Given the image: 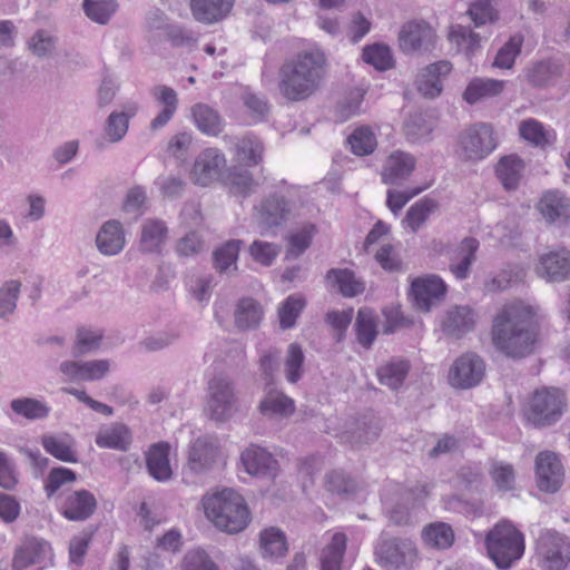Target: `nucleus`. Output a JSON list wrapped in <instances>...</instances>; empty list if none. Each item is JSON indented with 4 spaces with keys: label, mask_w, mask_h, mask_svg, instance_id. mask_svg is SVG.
<instances>
[{
    "label": "nucleus",
    "mask_w": 570,
    "mask_h": 570,
    "mask_svg": "<svg viewBox=\"0 0 570 570\" xmlns=\"http://www.w3.org/2000/svg\"><path fill=\"white\" fill-rule=\"evenodd\" d=\"M541 317L537 305L521 299L504 304L492 322L493 345L508 357H525L534 351Z\"/></svg>",
    "instance_id": "1"
},
{
    "label": "nucleus",
    "mask_w": 570,
    "mask_h": 570,
    "mask_svg": "<svg viewBox=\"0 0 570 570\" xmlns=\"http://www.w3.org/2000/svg\"><path fill=\"white\" fill-rule=\"evenodd\" d=\"M327 59L320 49H309L287 58L278 68L277 89L289 102L311 98L326 76Z\"/></svg>",
    "instance_id": "2"
},
{
    "label": "nucleus",
    "mask_w": 570,
    "mask_h": 570,
    "mask_svg": "<svg viewBox=\"0 0 570 570\" xmlns=\"http://www.w3.org/2000/svg\"><path fill=\"white\" fill-rule=\"evenodd\" d=\"M202 503L208 520L227 533H238L249 523L247 504L243 497L233 489H223L206 494Z\"/></svg>",
    "instance_id": "3"
},
{
    "label": "nucleus",
    "mask_w": 570,
    "mask_h": 570,
    "mask_svg": "<svg viewBox=\"0 0 570 570\" xmlns=\"http://www.w3.org/2000/svg\"><path fill=\"white\" fill-rule=\"evenodd\" d=\"M485 544L490 558L499 569H509L524 553L523 534L505 520L488 533Z\"/></svg>",
    "instance_id": "4"
},
{
    "label": "nucleus",
    "mask_w": 570,
    "mask_h": 570,
    "mask_svg": "<svg viewBox=\"0 0 570 570\" xmlns=\"http://www.w3.org/2000/svg\"><path fill=\"white\" fill-rule=\"evenodd\" d=\"M239 410V400L232 379L224 374L212 377L207 386L205 413L215 422L229 421Z\"/></svg>",
    "instance_id": "5"
},
{
    "label": "nucleus",
    "mask_w": 570,
    "mask_h": 570,
    "mask_svg": "<svg viewBox=\"0 0 570 570\" xmlns=\"http://www.w3.org/2000/svg\"><path fill=\"white\" fill-rule=\"evenodd\" d=\"M566 404V396L561 390L544 387L534 391L524 410V415L534 426H549L560 420Z\"/></svg>",
    "instance_id": "6"
},
{
    "label": "nucleus",
    "mask_w": 570,
    "mask_h": 570,
    "mask_svg": "<svg viewBox=\"0 0 570 570\" xmlns=\"http://www.w3.org/2000/svg\"><path fill=\"white\" fill-rule=\"evenodd\" d=\"M497 148L493 129L487 124H476L462 131L458 139V156L465 161H480Z\"/></svg>",
    "instance_id": "7"
},
{
    "label": "nucleus",
    "mask_w": 570,
    "mask_h": 570,
    "mask_svg": "<svg viewBox=\"0 0 570 570\" xmlns=\"http://www.w3.org/2000/svg\"><path fill=\"white\" fill-rule=\"evenodd\" d=\"M375 556L377 563L386 570H407L416 559V549L409 539H381Z\"/></svg>",
    "instance_id": "8"
},
{
    "label": "nucleus",
    "mask_w": 570,
    "mask_h": 570,
    "mask_svg": "<svg viewBox=\"0 0 570 570\" xmlns=\"http://www.w3.org/2000/svg\"><path fill=\"white\" fill-rule=\"evenodd\" d=\"M220 455L217 440L210 435H200L191 440L186 450L185 473L206 475L216 465Z\"/></svg>",
    "instance_id": "9"
},
{
    "label": "nucleus",
    "mask_w": 570,
    "mask_h": 570,
    "mask_svg": "<svg viewBox=\"0 0 570 570\" xmlns=\"http://www.w3.org/2000/svg\"><path fill=\"white\" fill-rule=\"evenodd\" d=\"M226 164L223 151L217 148H206L195 158L189 178L195 185L208 187L222 178Z\"/></svg>",
    "instance_id": "10"
},
{
    "label": "nucleus",
    "mask_w": 570,
    "mask_h": 570,
    "mask_svg": "<svg viewBox=\"0 0 570 570\" xmlns=\"http://www.w3.org/2000/svg\"><path fill=\"white\" fill-rule=\"evenodd\" d=\"M538 554L546 570H562L570 560V544L558 532L546 530L538 539Z\"/></svg>",
    "instance_id": "11"
},
{
    "label": "nucleus",
    "mask_w": 570,
    "mask_h": 570,
    "mask_svg": "<svg viewBox=\"0 0 570 570\" xmlns=\"http://www.w3.org/2000/svg\"><path fill=\"white\" fill-rule=\"evenodd\" d=\"M52 549L48 541L28 537L16 548L11 568L12 570H29L32 566L43 568L52 563Z\"/></svg>",
    "instance_id": "12"
},
{
    "label": "nucleus",
    "mask_w": 570,
    "mask_h": 570,
    "mask_svg": "<svg viewBox=\"0 0 570 570\" xmlns=\"http://www.w3.org/2000/svg\"><path fill=\"white\" fill-rule=\"evenodd\" d=\"M485 373L483 360L475 353L458 357L449 371V382L456 389H471L481 383Z\"/></svg>",
    "instance_id": "13"
},
{
    "label": "nucleus",
    "mask_w": 570,
    "mask_h": 570,
    "mask_svg": "<svg viewBox=\"0 0 570 570\" xmlns=\"http://www.w3.org/2000/svg\"><path fill=\"white\" fill-rule=\"evenodd\" d=\"M537 483L541 491L554 493L564 480V470L559 456L551 451H543L535 459Z\"/></svg>",
    "instance_id": "14"
},
{
    "label": "nucleus",
    "mask_w": 570,
    "mask_h": 570,
    "mask_svg": "<svg viewBox=\"0 0 570 570\" xmlns=\"http://www.w3.org/2000/svg\"><path fill=\"white\" fill-rule=\"evenodd\" d=\"M110 370L108 360L63 361L59 372L72 382H92L101 380Z\"/></svg>",
    "instance_id": "15"
},
{
    "label": "nucleus",
    "mask_w": 570,
    "mask_h": 570,
    "mask_svg": "<svg viewBox=\"0 0 570 570\" xmlns=\"http://www.w3.org/2000/svg\"><path fill=\"white\" fill-rule=\"evenodd\" d=\"M434 40V30L425 22H409L402 27L399 35L400 48L405 53L430 51Z\"/></svg>",
    "instance_id": "16"
},
{
    "label": "nucleus",
    "mask_w": 570,
    "mask_h": 570,
    "mask_svg": "<svg viewBox=\"0 0 570 570\" xmlns=\"http://www.w3.org/2000/svg\"><path fill=\"white\" fill-rule=\"evenodd\" d=\"M97 509V499L88 490L67 492L60 505V513L69 521L82 522L91 518Z\"/></svg>",
    "instance_id": "17"
},
{
    "label": "nucleus",
    "mask_w": 570,
    "mask_h": 570,
    "mask_svg": "<svg viewBox=\"0 0 570 570\" xmlns=\"http://www.w3.org/2000/svg\"><path fill=\"white\" fill-rule=\"evenodd\" d=\"M411 291L415 306L422 312H429L446 292V285L438 275H426L412 282Z\"/></svg>",
    "instance_id": "18"
},
{
    "label": "nucleus",
    "mask_w": 570,
    "mask_h": 570,
    "mask_svg": "<svg viewBox=\"0 0 570 570\" xmlns=\"http://www.w3.org/2000/svg\"><path fill=\"white\" fill-rule=\"evenodd\" d=\"M257 409L269 420H283L292 416L296 406L292 397L272 384H267Z\"/></svg>",
    "instance_id": "19"
},
{
    "label": "nucleus",
    "mask_w": 570,
    "mask_h": 570,
    "mask_svg": "<svg viewBox=\"0 0 570 570\" xmlns=\"http://www.w3.org/2000/svg\"><path fill=\"white\" fill-rule=\"evenodd\" d=\"M537 273L549 282H562L570 274V252L558 248L542 254L539 258Z\"/></svg>",
    "instance_id": "20"
},
{
    "label": "nucleus",
    "mask_w": 570,
    "mask_h": 570,
    "mask_svg": "<svg viewBox=\"0 0 570 570\" xmlns=\"http://www.w3.org/2000/svg\"><path fill=\"white\" fill-rule=\"evenodd\" d=\"M294 205L284 196L271 195L257 209V222L263 228L278 226L294 213Z\"/></svg>",
    "instance_id": "21"
},
{
    "label": "nucleus",
    "mask_w": 570,
    "mask_h": 570,
    "mask_svg": "<svg viewBox=\"0 0 570 570\" xmlns=\"http://www.w3.org/2000/svg\"><path fill=\"white\" fill-rule=\"evenodd\" d=\"M451 63L440 60L423 68L416 78V88L426 98H435L442 91V79L451 71Z\"/></svg>",
    "instance_id": "22"
},
{
    "label": "nucleus",
    "mask_w": 570,
    "mask_h": 570,
    "mask_svg": "<svg viewBox=\"0 0 570 570\" xmlns=\"http://www.w3.org/2000/svg\"><path fill=\"white\" fill-rule=\"evenodd\" d=\"M479 245L476 238L465 237L449 253V268L455 278L461 281L468 278L471 265L475 261V253Z\"/></svg>",
    "instance_id": "23"
},
{
    "label": "nucleus",
    "mask_w": 570,
    "mask_h": 570,
    "mask_svg": "<svg viewBox=\"0 0 570 570\" xmlns=\"http://www.w3.org/2000/svg\"><path fill=\"white\" fill-rule=\"evenodd\" d=\"M126 245L122 224L116 219L105 222L96 235V246L100 254L115 256Z\"/></svg>",
    "instance_id": "24"
},
{
    "label": "nucleus",
    "mask_w": 570,
    "mask_h": 570,
    "mask_svg": "<svg viewBox=\"0 0 570 570\" xmlns=\"http://www.w3.org/2000/svg\"><path fill=\"white\" fill-rule=\"evenodd\" d=\"M151 96L161 106L160 111L151 119L149 125V128L156 131L164 128L175 116L178 109V95L173 88L158 85L151 89Z\"/></svg>",
    "instance_id": "25"
},
{
    "label": "nucleus",
    "mask_w": 570,
    "mask_h": 570,
    "mask_svg": "<svg viewBox=\"0 0 570 570\" xmlns=\"http://www.w3.org/2000/svg\"><path fill=\"white\" fill-rule=\"evenodd\" d=\"M139 106L136 102H128L121 110L110 112L105 121L104 136L110 144L120 142L128 132L129 121L138 112Z\"/></svg>",
    "instance_id": "26"
},
{
    "label": "nucleus",
    "mask_w": 570,
    "mask_h": 570,
    "mask_svg": "<svg viewBox=\"0 0 570 570\" xmlns=\"http://www.w3.org/2000/svg\"><path fill=\"white\" fill-rule=\"evenodd\" d=\"M242 463L247 473L252 475L275 476L278 469L277 461L265 449L250 445L240 455Z\"/></svg>",
    "instance_id": "27"
},
{
    "label": "nucleus",
    "mask_w": 570,
    "mask_h": 570,
    "mask_svg": "<svg viewBox=\"0 0 570 570\" xmlns=\"http://www.w3.org/2000/svg\"><path fill=\"white\" fill-rule=\"evenodd\" d=\"M476 324V314L469 306H455L449 309L442 321L443 332L452 337H462Z\"/></svg>",
    "instance_id": "28"
},
{
    "label": "nucleus",
    "mask_w": 570,
    "mask_h": 570,
    "mask_svg": "<svg viewBox=\"0 0 570 570\" xmlns=\"http://www.w3.org/2000/svg\"><path fill=\"white\" fill-rule=\"evenodd\" d=\"M234 0H190L193 17L206 24L216 23L228 16Z\"/></svg>",
    "instance_id": "29"
},
{
    "label": "nucleus",
    "mask_w": 570,
    "mask_h": 570,
    "mask_svg": "<svg viewBox=\"0 0 570 570\" xmlns=\"http://www.w3.org/2000/svg\"><path fill=\"white\" fill-rule=\"evenodd\" d=\"M132 441L129 428L122 423H111L101 426L95 438L100 449H111L126 452Z\"/></svg>",
    "instance_id": "30"
},
{
    "label": "nucleus",
    "mask_w": 570,
    "mask_h": 570,
    "mask_svg": "<svg viewBox=\"0 0 570 570\" xmlns=\"http://www.w3.org/2000/svg\"><path fill=\"white\" fill-rule=\"evenodd\" d=\"M538 209L549 223L563 224L570 218V199L560 191H547Z\"/></svg>",
    "instance_id": "31"
},
{
    "label": "nucleus",
    "mask_w": 570,
    "mask_h": 570,
    "mask_svg": "<svg viewBox=\"0 0 570 570\" xmlns=\"http://www.w3.org/2000/svg\"><path fill=\"white\" fill-rule=\"evenodd\" d=\"M233 316L238 331L255 330L264 317V308L256 299L243 297L236 302Z\"/></svg>",
    "instance_id": "32"
},
{
    "label": "nucleus",
    "mask_w": 570,
    "mask_h": 570,
    "mask_svg": "<svg viewBox=\"0 0 570 570\" xmlns=\"http://www.w3.org/2000/svg\"><path fill=\"white\" fill-rule=\"evenodd\" d=\"M415 167L412 155L403 151L392 153L383 167L382 180L385 184L395 185L406 179Z\"/></svg>",
    "instance_id": "33"
},
{
    "label": "nucleus",
    "mask_w": 570,
    "mask_h": 570,
    "mask_svg": "<svg viewBox=\"0 0 570 570\" xmlns=\"http://www.w3.org/2000/svg\"><path fill=\"white\" fill-rule=\"evenodd\" d=\"M168 228L164 220L148 218L140 227L139 249L142 253H159L167 239Z\"/></svg>",
    "instance_id": "34"
},
{
    "label": "nucleus",
    "mask_w": 570,
    "mask_h": 570,
    "mask_svg": "<svg viewBox=\"0 0 570 570\" xmlns=\"http://www.w3.org/2000/svg\"><path fill=\"white\" fill-rule=\"evenodd\" d=\"M41 445L47 453L62 462L75 463L78 461L76 441L68 433L45 434L41 438Z\"/></svg>",
    "instance_id": "35"
},
{
    "label": "nucleus",
    "mask_w": 570,
    "mask_h": 570,
    "mask_svg": "<svg viewBox=\"0 0 570 570\" xmlns=\"http://www.w3.org/2000/svg\"><path fill=\"white\" fill-rule=\"evenodd\" d=\"M326 282L328 286L345 297H354L365 289V283L347 268L330 269L326 274Z\"/></svg>",
    "instance_id": "36"
},
{
    "label": "nucleus",
    "mask_w": 570,
    "mask_h": 570,
    "mask_svg": "<svg viewBox=\"0 0 570 570\" xmlns=\"http://www.w3.org/2000/svg\"><path fill=\"white\" fill-rule=\"evenodd\" d=\"M168 455L169 445L165 442L151 445L146 454L148 472L157 481H168L173 475Z\"/></svg>",
    "instance_id": "37"
},
{
    "label": "nucleus",
    "mask_w": 570,
    "mask_h": 570,
    "mask_svg": "<svg viewBox=\"0 0 570 570\" xmlns=\"http://www.w3.org/2000/svg\"><path fill=\"white\" fill-rule=\"evenodd\" d=\"M191 116L195 126L207 136H218L225 126L224 119L213 107L198 102L191 107Z\"/></svg>",
    "instance_id": "38"
},
{
    "label": "nucleus",
    "mask_w": 570,
    "mask_h": 570,
    "mask_svg": "<svg viewBox=\"0 0 570 570\" xmlns=\"http://www.w3.org/2000/svg\"><path fill=\"white\" fill-rule=\"evenodd\" d=\"M235 158L247 167L257 166L263 160L264 144L253 134L235 139Z\"/></svg>",
    "instance_id": "39"
},
{
    "label": "nucleus",
    "mask_w": 570,
    "mask_h": 570,
    "mask_svg": "<svg viewBox=\"0 0 570 570\" xmlns=\"http://www.w3.org/2000/svg\"><path fill=\"white\" fill-rule=\"evenodd\" d=\"M504 80L474 78L465 88L463 98L468 104L473 105L483 99L499 96L504 90Z\"/></svg>",
    "instance_id": "40"
},
{
    "label": "nucleus",
    "mask_w": 570,
    "mask_h": 570,
    "mask_svg": "<svg viewBox=\"0 0 570 570\" xmlns=\"http://www.w3.org/2000/svg\"><path fill=\"white\" fill-rule=\"evenodd\" d=\"M347 538L343 532L331 534L328 542L324 546L321 553L322 570H341L342 560L346 550Z\"/></svg>",
    "instance_id": "41"
},
{
    "label": "nucleus",
    "mask_w": 570,
    "mask_h": 570,
    "mask_svg": "<svg viewBox=\"0 0 570 570\" xmlns=\"http://www.w3.org/2000/svg\"><path fill=\"white\" fill-rule=\"evenodd\" d=\"M410 371V363L406 360L393 358L390 362L381 365L376 375L379 382L391 390H399Z\"/></svg>",
    "instance_id": "42"
},
{
    "label": "nucleus",
    "mask_w": 570,
    "mask_h": 570,
    "mask_svg": "<svg viewBox=\"0 0 570 570\" xmlns=\"http://www.w3.org/2000/svg\"><path fill=\"white\" fill-rule=\"evenodd\" d=\"M523 169V161L518 156L510 155L500 159L495 174L507 190H513L521 180Z\"/></svg>",
    "instance_id": "43"
},
{
    "label": "nucleus",
    "mask_w": 570,
    "mask_h": 570,
    "mask_svg": "<svg viewBox=\"0 0 570 570\" xmlns=\"http://www.w3.org/2000/svg\"><path fill=\"white\" fill-rule=\"evenodd\" d=\"M12 412L30 421L45 420L50 415V406L38 399L17 397L10 402Z\"/></svg>",
    "instance_id": "44"
},
{
    "label": "nucleus",
    "mask_w": 570,
    "mask_h": 570,
    "mask_svg": "<svg viewBox=\"0 0 570 570\" xmlns=\"http://www.w3.org/2000/svg\"><path fill=\"white\" fill-rule=\"evenodd\" d=\"M355 331L357 342L365 348L371 347L377 336V320L371 308L362 307L358 309Z\"/></svg>",
    "instance_id": "45"
},
{
    "label": "nucleus",
    "mask_w": 570,
    "mask_h": 570,
    "mask_svg": "<svg viewBox=\"0 0 570 570\" xmlns=\"http://www.w3.org/2000/svg\"><path fill=\"white\" fill-rule=\"evenodd\" d=\"M520 136L530 144L544 148L556 140L553 130L544 128V126L535 119H525L519 126Z\"/></svg>",
    "instance_id": "46"
},
{
    "label": "nucleus",
    "mask_w": 570,
    "mask_h": 570,
    "mask_svg": "<svg viewBox=\"0 0 570 570\" xmlns=\"http://www.w3.org/2000/svg\"><path fill=\"white\" fill-rule=\"evenodd\" d=\"M438 202L432 198H422L414 203L406 212L403 224L413 233L426 222L431 214L438 209Z\"/></svg>",
    "instance_id": "47"
},
{
    "label": "nucleus",
    "mask_w": 570,
    "mask_h": 570,
    "mask_svg": "<svg viewBox=\"0 0 570 570\" xmlns=\"http://www.w3.org/2000/svg\"><path fill=\"white\" fill-rule=\"evenodd\" d=\"M450 41L456 46L459 52H463L468 58L472 57L480 49V37L470 28L454 26L449 33Z\"/></svg>",
    "instance_id": "48"
},
{
    "label": "nucleus",
    "mask_w": 570,
    "mask_h": 570,
    "mask_svg": "<svg viewBox=\"0 0 570 570\" xmlns=\"http://www.w3.org/2000/svg\"><path fill=\"white\" fill-rule=\"evenodd\" d=\"M261 549L264 557L279 558L287 551L286 538L277 528H268L261 532Z\"/></svg>",
    "instance_id": "49"
},
{
    "label": "nucleus",
    "mask_w": 570,
    "mask_h": 570,
    "mask_svg": "<svg viewBox=\"0 0 570 570\" xmlns=\"http://www.w3.org/2000/svg\"><path fill=\"white\" fill-rule=\"evenodd\" d=\"M305 355L297 343H291L284 360V374L288 383H297L304 375Z\"/></svg>",
    "instance_id": "50"
},
{
    "label": "nucleus",
    "mask_w": 570,
    "mask_h": 570,
    "mask_svg": "<svg viewBox=\"0 0 570 570\" xmlns=\"http://www.w3.org/2000/svg\"><path fill=\"white\" fill-rule=\"evenodd\" d=\"M422 538L429 547L446 549L453 543L454 533L449 524L434 522L423 529Z\"/></svg>",
    "instance_id": "51"
},
{
    "label": "nucleus",
    "mask_w": 570,
    "mask_h": 570,
    "mask_svg": "<svg viewBox=\"0 0 570 570\" xmlns=\"http://www.w3.org/2000/svg\"><path fill=\"white\" fill-rule=\"evenodd\" d=\"M348 144L353 154L357 156H366L375 150L377 139L371 127L361 126L355 128L348 136Z\"/></svg>",
    "instance_id": "52"
},
{
    "label": "nucleus",
    "mask_w": 570,
    "mask_h": 570,
    "mask_svg": "<svg viewBox=\"0 0 570 570\" xmlns=\"http://www.w3.org/2000/svg\"><path fill=\"white\" fill-rule=\"evenodd\" d=\"M21 282L8 279L0 286V318L6 320L17 309V303L21 292Z\"/></svg>",
    "instance_id": "53"
},
{
    "label": "nucleus",
    "mask_w": 570,
    "mask_h": 570,
    "mask_svg": "<svg viewBox=\"0 0 570 570\" xmlns=\"http://www.w3.org/2000/svg\"><path fill=\"white\" fill-rule=\"evenodd\" d=\"M433 130V122L422 112L410 115L404 124V132L409 141L419 142L426 139Z\"/></svg>",
    "instance_id": "54"
},
{
    "label": "nucleus",
    "mask_w": 570,
    "mask_h": 570,
    "mask_svg": "<svg viewBox=\"0 0 570 570\" xmlns=\"http://www.w3.org/2000/svg\"><path fill=\"white\" fill-rule=\"evenodd\" d=\"M117 8L116 0H83L82 3L86 16L100 24L107 23Z\"/></svg>",
    "instance_id": "55"
},
{
    "label": "nucleus",
    "mask_w": 570,
    "mask_h": 570,
    "mask_svg": "<svg viewBox=\"0 0 570 570\" xmlns=\"http://www.w3.org/2000/svg\"><path fill=\"white\" fill-rule=\"evenodd\" d=\"M240 240H228L214 252L215 268L223 272H228L230 268L236 269V261L240 249Z\"/></svg>",
    "instance_id": "56"
},
{
    "label": "nucleus",
    "mask_w": 570,
    "mask_h": 570,
    "mask_svg": "<svg viewBox=\"0 0 570 570\" xmlns=\"http://www.w3.org/2000/svg\"><path fill=\"white\" fill-rule=\"evenodd\" d=\"M225 183L233 194L247 196L255 188L253 175L247 169L233 167L229 169Z\"/></svg>",
    "instance_id": "57"
},
{
    "label": "nucleus",
    "mask_w": 570,
    "mask_h": 570,
    "mask_svg": "<svg viewBox=\"0 0 570 570\" xmlns=\"http://www.w3.org/2000/svg\"><path fill=\"white\" fill-rule=\"evenodd\" d=\"M363 60L377 70H387L393 66V56L390 47L380 43L364 48Z\"/></svg>",
    "instance_id": "58"
},
{
    "label": "nucleus",
    "mask_w": 570,
    "mask_h": 570,
    "mask_svg": "<svg viewBox=\"0 0 570 570\" xmlns=\"http://www.w3.org/2000/svg\"><path fill=\"white\" fill-rule=\"evenodd\" d=\"M304 306L305 302L301 296L289 295L278 307L281 327L284 330L293 327Z\"/></svg>",
    "instance_id": "59"
},
{
    "label": "nucleus",
    "mask_w": 570,
    "mask_h": 570,
    "mask_svg": "<svg viewBox=\"0 0 570 570\" xmlns=\"http://www.w3.org/2000/svg\"><path fill=\"white\" fill-rule=\"evenodd\" d=\"M56 46L57 38L43 29L37 30L28 41L29 50L38 58L52 56Z\"/></svg>",
    "instance_id": "60"
},
{
    "label": "nucleus",
    "mask_w": 570,
    "mask_h": 570,
    "mask_svg": "<svg viewBox=\"0 0 570 570\" xmlns=\"http://www.w3.org/2000/svg\"><path fill=\"white\" fill-rule=\"evenodd\" d=\"M523 38L520 35H514L499 49L493 66L501 69L512 68L515 58L521 51Z\"/></svg>",
    "instance_id": "61"
},
{
    "label": "nucleus",
    "mask_w": 570,
    "mask_h": 570,
    "mask_svg": "<svg viewBox=\"0 0 570 570\" xmlns=\"http://www.w3.org/2000/svg\"><path fill=\"white\" fill-rule=\"evenodd\" d=\"M317 228L314 224H305L297 232L293 233L288 238L287 254L294 257L299 256L311 245Z\"/></svg>",
    "instance_id": "62"
},
{
    "label": "nucleus",
    "mask_w": 570,
    "mask_h": 570,
    "mask_svg": "<svg viewBox=\"0 0 570 570\" xmlns=\"http://www.w3.org/2000/svg\"><path fill=\"white\" fill-rule=\"evenodd\" d=\"M102 334L89 328H79L72 347L73 356H81L97 350L101 343Z\"/></svg>",
    "instance_id": "63"
},
{
    "label": "nucleus",
    "mask_w": 570,
    "mask_h": 570,
    "mask_svg": "<svg viewBox=\"0 0 570 570\" xmlns=\"http://www.w3.org/2000/svg\"><path fill=\"white\" fill-rule=\"evenodd\" d=\"M490 475L499 491H510L514 487L515 473L511 464L495 461L491 464Z\"/></svg>",
    "instance_id": "64"
}]
</instances>
